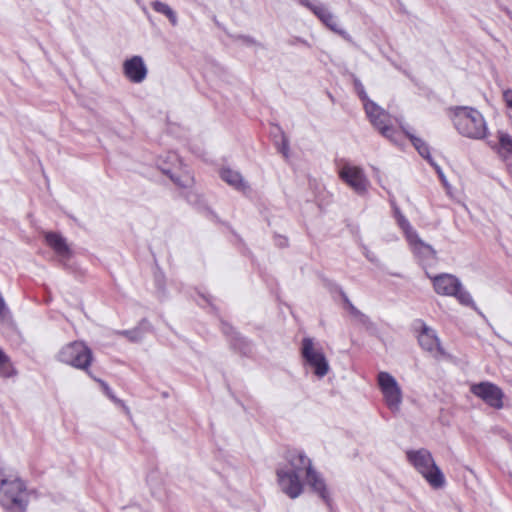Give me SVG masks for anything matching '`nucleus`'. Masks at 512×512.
Listing matches in <instances>:
<instances>
[{
    "mask_svg": "<svg viewBox=\"0 0 512 512\" xmlns=\"http://www.w3.org/2000/svg\"><path fill=\"white\" fill-rule=\"evenodd\" d=\"M28 502L25 482L0 469V505L5 512H26Z\"/></svg>",
    "mask_w": 512,
    "mask_h": 512,
    "instance_id": "obj_1",
    "label": "nucleus"
},
{
    "mask_svg": "<svg viewBox=\"0 0 512 512\" xmlns=\"http://www.w3.org/2000/svg\"><path fill=\"white\" fill-rule=\"evenodd\" d=\"M452 111L454 126L461 135L472 139H482L486 136V122L477 109L456 106L452 108Z\"/></svg>",
    "mask_w": 512,
    "mask_h": 512,
    "instance_id": "obj_2",
    "label": "nucleus"
},
{
    "mask_svg": "<svg viewBox=\"0 0 512 512\" xmlns=\"http://www.w3.org/2000/svg\"><path fill=\"white\" fill-rule=\"evenodd\" d=\"M407 461L419 472L428 484L434 488H442L445 476L435 463L431 452L425 448L406 451Z\"/></svg>",
    "mask_w": 512,
    "mask_h": 512,
    "instance_id": "obj_3",
    "label": "nucleus"
},
{
    "mask_svg": "<svg viewBox=\"0 0 512 512\" xmlns=\"http://www.w3.org/2000/svg\"><path fill=\"white\" fill-rule=\"evenodd\" d=\"M57 360L84 370L91 378L97 380L89 371L93 360L92 350L84 342L74 341L65 345L57 354Z\"/></svg>",
    "mask_w": 512,
    "mask_h": 512,
    "instance_id": "obj_4",
    "label": "nucleus"
},
{
    "mask_svg": "<svg viewBox=\"0 0 512 512\" xmlns=\"http://www.w3.org/2000/svg\"><path fill=\"white\" fill-rule=\"evenodd\" d=\"M364 110L373 127L376 128L382 136L389 139L396 145L400 144L402 137L401 133L388 124V112H386L376 102H368V105L364 107Z\"/></svg>",
    "mask_w": 512,
    "mask_h": 512,
    "instance_id": "obj_5",
    "label": "nucleus"
},
{
    "mask_svg": "<svg viewBox=\"0 0 512 512\" xmlns=\"http://www.w3.org/2000/svg\"><path fill=\"white\" fill-rule=\"evenodd\" d=\"M301 356L307 366L318 378H323L329 371V363L325 354L320 349H315L314 341L305 337L301 342Z\"/></svg>",
    "mask_w": 512,
    "mask_h": 512,
    "instance_id": "obj_6",
    "label": "nucleus"
},
{
    "mask_svg": "<svg viewBox=\"0 0 512 512\" xmlns=\"http://www.w3.org/2000/svg\"><path fill=\"white\" fill-rule=\"evenodd\" d=\"M377 380L388 408L398 410L402 402V391L396 379L390 373L382 371Z\"/></svg>",
    "mask_w": 512,
    "mask_h": 512,
    "instance_id": "obj_7",
    "label": "nucleus"
},
{
    "mask_svg": "<svg viewBox=\"0 0 512 512\" xmlns=\"http://www.w3.org/2000/svg\"><path fill=\"white\" fill-rule=\"evenodd\" d=\"M221 332L227 337L229 347L242 357L250 358L254 353V344L238 332L230 323L221 320Z\"/></svg>",
    "mask_w": 512,
    "mask_h": 512,
    "instance_id": "obj_8",
    "label": "nucleus"
},
{
    "mask_svg": "<svg viewBox=\"0 0 512 512\" xmlns=\"http://www.w3.org/2000/svg\"><path fill=\"white\" fill-rule=\"evenodd\" d=\"M470 391L488 406L497 410L503 408L504 393L498 385L489 381H483L473 384Z\"/></svg>",
    "mask_w": 512,
    "mask_h": 512,
    "instance_id": "obj_9",
    "label": "nucleus"
},
{
    "mask_svg": "<svg viewBox=\"0 0 512 512\" xmlns=\"http://www.w3.org/2000/svg\"><path fill=\"white\" fill-rule=\"evenodd\" d=\"M277 482L281 491L291 499H295L303 492V483L300 475L295 471H288L287 466L278 467L276 470Z\"/></svg>",
    "mask_w": 512,
    "mask_h": 512,
    "instance_id": "obj_10",
    "label": "nucleus"
},
{
    "mask_svg": "<svg viewBox=\"0 0 512 512\" xmlns=\"http://www.w3.org/2000/svg\"><path fill=\"white\" fill-rule=\"evenodd\" d=\"M339 177L358 195H364L367 192L369 181L362 168L348 164L344 165L339 172Z\"/></svg>",
    "mask_w": 512,
    "mask_h": 512,
    "instance_id": "obj_11",
    "label": "nucleus"
},
{
    "mask_svg": "<svg viewBox=\"0 0 512 512\" xmlns=\"http://www.w3.org/2000/svg\"><path fill=\"white\" fill-rule=\"evenodd\" d=\"M306 483L319 498L326 504L327 508L332 511L333 500L328 490L324 477L317 472L314 467H309L308 474H306Z\"/></svg>",
    "mask_w": 512,
    "mask_h": 512,
    "instance_id": "obj_12",
    "label": "nucleus"
},
{
    "mask_svg": "<svg viewBox=\"0 0 512 512\" xmlns=\"http://www.w3.org/2000/svg\"><path fill=\"white\" fill-rule=\"evenodd\" d=\"M299 4L310 10L326 27L336 30L337 18L326 5L318 0H298Z\"/></svg>",
    "mask_w": 512,
    "mask_h": 512,
    "instance_id": "obj_13",
    "label": "nucleus"
},
{
    "mask_svg": "<svg viewBox=\"0 0 512 512\" xmlns=\"http://www.w3.org/2000/svg\"><path fill=\"white\" fill-rule=\"evenodd\" d=\"M435 292L443 296H452L461 287L458 277L448 273H442L431 278Z\"/></svg>",
    "mask_w": 512,
    "mask_h": 512,
    "instance_id": "obj_14",
    "label": "nucleus"
},
{
    "mask_svg": "<svg viewBox=\"0 0 512 512\" xmlns=\"http://www.w3.org/2000/svg\"><path fill=\"white\" fill-rule=\"evenodd\" d=\"M415 323L420 325V333L418 335V342L420 346L429 352H432L436 348L440 354L444 355V349L440 344V340L437 337L435 330L427 326L426 323L420 319L416 320Z\"/></svg>",
    "mask_w": 512,
    "mask_h": 512,
    "instance_id": "obj_15",
    "label": "nucleus"
},
{
    "mask_svg": "<svg viewBox=\"0 0 512 512\" xmlns=\"http://www.w3.org/2000/svg\"><path fill=\"white\" fill-rule=\"evenodd\" d=\"M125 76L133 83H141L147 76V67L141 56L135 55L123 64Z\"/></svg>",
    "mask_w": 512,
    "mask_h": 512,
    "instance_id": "obj_16",
    "label": "nucleus"
},
{
    "mask_svg": "<svg viewBox=\"0 0 512 512\" xmlns=\"http://www.w3.org/2000/svg\"><path fill=\"white\" fill-rule=\"evenodd\" d=\"M288 471H295L296 474H301L303 471L308 474L309 467H313L312 461L307 455L300 450H289L285 456Z\"/></svg>",
    "mask_w": 512,
    "mask_h": 512,
    "instance_id": "obj_17",
    "label": "nucleus"
},
{
    "mask_svg": "<svg viewBox=\"0 0 512 512\" xmlns=\"http://www.w3.org/2000/svg\"><path fill=\"white\" fill-rule=\"evenodd\" d=\"M45 241L47 245L62 259H69L72 256L67 240L58 232H47L45 234Z\"/></svg>",
    "mask_w": 512,
    "mask_h": 512,
    "instance_id": "obj_18",
    "label": "nucleus"
},
{
    "mask_svg": "<svg viewBox=\"0 0 512 512\" xmlns=\"http://www.w3.org/2000/svg\"><path fill=\"white\" fill-rule=\"evenodd\" d=\"M220 177L224 182L238 191L245 192L250 188L241 173L230 168H222L220 170Z\"/></svg>",
    "mask_w": 512,
    "mask_h": 512,
    "instance_id": "obj_19",
    "label": "nucleus"
},
{
    "mask_svg": "<svg viewBox=\"0 0 512 512\" xmlns=\"http://www.w3.org/2000/svg\"><path fill=\"white\" fill-rule=\"evenodd\" d=\"M403 134L411 141L413 147L417 150L419 155L425 160L430 161L432 158L429 145L420 137L412 134L404 125L400 124Z\"/></svg>",
    "mask_w": 512,
    "mask_h": 512,
    "instance_id": "obj_20",
    "label": "nucleus"
},
{
    "mask_svg": "<svg viewBox=\"0 0 512 512\" xmlns=\"http://www.w3.org/2000/svg\"><path fill=\"white\" fill-rule=\"evenodd\" d=\"M151 7L157 13L165 15L172 26H176L178 24L177 14L168 4L155 0L151 3Z\"/></svg>",
    "mask_w": 512,
    "mask_h": 512,
    "instance_id": "obj_21",
    "label": "nucleus"
},
{
    "mask_svg": "<svg viewBox=\"0 0 512 512\" xmlns=\"http://www.w3.org/2000/svg\"><path fill=\"white\" fill-rule=\"evenodd\" d=\"M452 296L455 297L461 305L470 307L479 315L483 316L482 312L476 306L471 294L466 289H464L462 285L459 289H457L455 294H452Z\"/></svg>",
    "mask_w": 512,
    "mask_h": 512,
    "instance_id": "obj_22",
    "label": "nucleus"
},
{
    "mask_svg": "<svg viewBox=\"0 0 512 512\" xmlns=\"http://www.w3.org/2000/svg\"><path fill=\"white\" fill-rule=\"evenodd\" d=\"M412 251L421 260H431L436 256V251L433 247L423 241L412 247Z\"/></svg>",
    "mask_w": 512,
    "mask_h": 512,
    "instance_id": "obj_23",
    "label": "nucleus"
},
{
    "mask_svg": "<svg viewBox=\"0 0 512 512\" xmlns=\"http://www.w3.org/2000/svg\"><path fill=\"white\" fill-rule=\"evenodd\" d=\"M16 370L13 367L10 357L0 348V376L9 378L16 375Z\"/></svg>",
    "mask_w": 512,
    "mask_h": 512,
    "instance_id": "obj_24",
    "label": "nucleus"
},
{
    "mask_svg": "<svg viewBox=\"0 0 512 512\" xmlns=\"http://www.w3.org/2000/svg\"><path fill=\"white\" fill-rule=\"evenodd\" d=\"M499 154L507 157L512 155V137L506 132L498 133Z\"/></svg>",
    "mask_w": 512,
    "mask_h": 512,
    "instance_id": "obj_25",
    "label": "nucleus"
},
{
    "mask_svg": "<svg viewBox=\"0 0 512 512\" xmlns=\"http://www.w3.org/2000/svg\"><path fill=\"white\" fill-rule=\"evenodd\" d=\"M179 157L174 152H169L165 157H159L157 160V167L163 173V169L165 167H170L173 170V167L179 164Z\"/></svg>",
    "mask_w": 512,
    "mask_h": 512,
    "instance_id": "obj_26",
    "label": "nucleus"
},
{
    "mask_svg": "<svg viewBox=\"0 0 512 512\" xmlns=\"http://www.w3.org/2000/svg\"><path fill=\"white\" fill-rule=\"evenodd\" d=\"M163 174L167 175L171 181L180 188H187L194 182L192 177L186 176L185 179H182L175 175L170 167H165L163 169Z\"/></svg>",
    "mask_w": 512,
    "mask_h": 512,
    "instance_id": "obj_27",
    "label": "nucleus"
},
{
    "mask_svg": "<svg viewBox=\"0 0 512 512\" xmlns=\"http://www.w3.org/2000/svg\"><path fill=\"white\" fill-rule=\"evenodd\" d=\"M352 80H353L354 90H355L357 96L362 101L363 107H366V105H368V102H373V101L368 97L362 82L356 75H354V74L352 75Z\"/></svg>",
    "mask_w": 512,
    "mask_h": 512,
    "instance_id": "obj_28",
    "label": "nucleus"
},
{
    "mask_svg": "<svg viewBox=\"0 0 512 512\" xmlns=\"http://www.w3.org/2000/svg\"><path fill=\"white\" fill-rule=\"evenodd\" d=\"M117 334L126 337L131 342H139L143 338V333H142L141 328H133V329H129V330H120V331H117Z\"/></svg>",
    "mask_w": 512,
    "mask_h": 512,
    "instance_id": "obj_29",
    "label": "nucleus"
},
{
    "mask_svg": "<svg viewBox=\"0 0 512 512\" xmlns=\"http://www.w3.org/2000/svg\"><path fill=\"white\" fill-rule=\"evenodd\" d=\"M321 280L323 283V286L330 292V293H338L340 297L342 298V294L345 293L343 288L337 284L335 281L326 278L324 276H321Z\"/></svg>",
    "mask_w": 512,
    "mask_h": 512,
    "instance_id": "obj_30",
    "label": "nucleus"
},
{
    "mask_svg": "<svg viewBox=\"0 0 512 512\" xmlns=\"http://www.w3.org/2000/svg\"><path fill=\"white\" fill-rule=\"evenodd\" d=\"M98 381L101 383L103 391L106 394V396L109 397L115 404L119 405L120 407L128 411V407L121 399L115 396V394L113 393L112 389L108 386V384L101 380Z\"/></svg>",
    "mask_w": 512,
    "mask_h": 512,
    "instance_id": "obj_31",
    "label": "nucleus"
},
{
    "mask_svg": "<svg viewBox=\"0 0 512 512\" xmlns=\"http://www.w3.org/2000/svg\"><path fill=\"white\" fill-rule=\"evenodd\" d=\"M403 231H404L406 239L409 242L411 247H414L415 245L422 242L417 231L415 229H413V227L411 225H410V228H404Z\"/></svg>",
    "mask_w": 512,
    "mask_h": 512,
    "instance_id": "obj_32",
    "label": "nucleus"
},
{
    "mask_svg": "<svg viewBox=\"0 0 512 512\" xmlns=\"http://www.w3.org/2000/svg\"><path fill=\"white\" fill-rule=\"evenodd\" d=\"M232 37L235 41H241L243 44H245L247 46H252V45L261 46V43L258 42L255 38H253L250 35L238 34V35H234Z\"/></svg>",
    "mask_w": 512,
    "mask_h": 512,
    "instance_id": "obj_33",
    "label": "nucleus"
},
{
    "mask_svg": "<svg viewBox=\"0 0 512 512\" xmlns=\"http://www.w3.org/2000/svg\"><path fill=\"white\" fill-rule=\"evenodd\" d=\"M395 218L399 227L403 230L404 228H410V222L408 219L401 213L398 207L394 208Z\"/></svg>",
    "mask_w": 512,
    "mask_h": 512,
    "instance_id": "obj_34",
    "label": "nucleus"
},
{
    "mask_svg": "<svg viewBox=\"0 0 512 512\" xmlns=\"http://www.w3.org/2000/svg\"><path fill=\"white\" fill-rule=\"evenodd\" d=\"M281 135H282V140H281V144L278 146V151L285 158H288L289 157V151H290L289 140H288V138L286 137V135L284 134L283 131H281Z\"/></svg>",
    "mask_w": 512,
    "mask_h": 512,
    "instance_id": "obj_35",
    "label": "nucleus"
},
{
    "mask_svg": "<svg viewBox=\"0 0 512 512\" xmlns=\"http://www.w3.org/2000/svg\"><path fill=\"white\" fill-rule=\"evenodd\" d=\"M428 163L434 168V170L437 173L441 183L445 187H448V181H447L446 176H445L443 170L441 169V167L434 161V159H431L430 161H428Z\"/></svg>",
    "mask_w": 512,
    "mask_h": 512,
    "instance_id": "obj_36",
    "label": "nucleus"
},
{
    "mask_svg": "<svg viewBox=\"0 0 512 512\" xmlns=\"http://www.w3.org/2000/svg\"><path fill=\"white\" fill-rule=\"evenodd\" d=\"M155 279V285L159 292L164 293L165 292V281H164V274L162 271L156 272L154 275Z\"/></svg>",
    "mask_w": 512,
    "mask_h": 512,
    "instance_id": "obj_37",
    "label": "nucleus"
},
{
    "mask_svg": "<svg viewBox=\"0 0 512 512\" xmlns=\"http://www.w3.org/2000/svg\"><path fill=\"white\" fill-rule=\"evenodd\" d=\"M342 301L344 302L345 306L347 307V309L349 310V312L354 316L356 317L358 314H360V310L357 309L353 304L352 302L350 301V299L348 298L347 294L346 293H343L342 294Z\"/></svg>",
    "mask_w": 512,
    "mask_h": 512,
    "instance_id": "obj_38",
    "label": "nucleus"
},
{
    "mask_svg": "<svg viewBox=\"0 0 512 512\" xmlns=\"http://www.w3.org/2000/svg\"><path fill=\"white\" fill-rule=\"evenodd\" d=\"M274 243L279 248H286L289 245V240L286 236L275 234L274 235Z\"/></svg>",
    "mask_w": 512,
    "mask_h": 512,
    "instance_id": "obj_39",
    "label": "nucleus"
},
{
    "mask_svg": "<svg viewBox=\"0 0 512 512\" xmlns=\"http://www.w3.org/2000/svg\"><path fill=\"white\" fill-rule=\"evenodd\" d=\"M356 318L358 319V321L363 325L365 326L367 329H371L374 327V323L371 321V319L364 313L360 312V314H358L356 316Z\"/></svg>",
    "mask_w": 512,
    "mask_h": 512,
    "instance_id": "obj_40",
    "label": "nucleus"
},
{
    "mask_svg": "<svg viewBox=\"0 0 512 512\" xmlns=\"http://www.w3.org/2000/svg\"><path fill=\"white\" fill-rule=\"evenodd\" d=\"M503 100L506 104V107L512 110V89L507 88L503 91Z\"/></svg>",
    "mask_w": 512,
    "mask_h": 512,
    "instance_id": "obj_41",
    "label": "nucleus"
},
{
    "mask_svg": "<svg viewBox=\"0 0 512 512\" xmlns=\"http://www.w3.org/2000/svg\"><path fill=\"white\" fill-rule=\"evenodd\" d=\"M288 44L290 46L303 45L308 48L310 47V44L308 43V41L301 37H293V38L289 39Z\"/></svg>",
    "mask_w": 512,
    "mask_h": 512,
    "instance_id": "obj_42",
    "label": "nucleus"
},
{
    "mask_svg": "<svg viewBox=\"0 0 512 512\" xmlns=\"http://www.w3.org/2000/svg\"><path fill=\"white\" fill-rule=\"evenodd\" d=\"M333 32L339 34L348 43L355 45L351 35L347 33L344 29L338 28V25L336 26V30H333Z\"/></svg>",
    "mask_w": 512,
    "mask_h": 512,
    "instance_id": "obj_43",
    "label": "nucleus"
},
{
    "mask_svg": "<svg viewBox=\"0 0 512 512\" xmlns=\"http://www.w3.org/2000/svg\"><path fill=\"white\" fill-rule=\"evenodd\" d=\"M136 328H141L142 333L144 334L146 331L151 329V324L146 318H143Z\"/></svg>",
    "mask_w": 512,
    "mask_h": 512,
    "instance_id": "obj_44",
    "label": "nucleus"
},
{
    "mask_svg": "<svg viewBox=\"0 0 512 512\" xmlns=\"http://www.w3.org/2000/svg\"><path fill=\"white\" fill-rule=\"evenodd\" d=\"M365 255H366V257H367V259H368L369 261H371V262H373V261H374V258H373V257H371V254H369V253L367 252V253H365Z\"/></svg>",
    "mask_w": 512,
    "mask_h": 512,
    "instance_id": "obj_45",
    "label": "nucleus"
},
{
    "mask_svg": "<svg viewBox=\"0 0 512 512\" xmlns=\"http://www.w3.org/2000/svg\"><path fill=\"white\" fill-rule=\"evenodd\" d=\"M201 297H202L206 302H208V303L210 302L209 297H207L206 295L201 294Z\"/></svg>",
    "mask_w": 512,
    "mask_h": 512,
    "instance_id": "obj_46",
    "label": "nucleus"
},
{
    "mask_svg": "<svg viewBox=\"0 0 512 512\" xmlns=\"http://www.w3.org/2000/svg\"><path fill=\"white\" fill-rule=\"evenodd\" d=\"M374 171H375V172H376V174H377V177H378V181H380V177H379V169H377V168H374Z\"/></svg>",
    "mask_w": 512,
    "mask_h": 512,
    "instance_id": "obj_47",
    "label": "nucleus"
}]
</instances>
